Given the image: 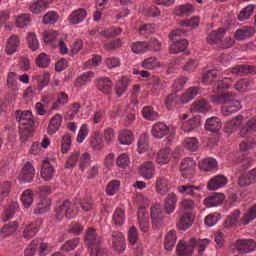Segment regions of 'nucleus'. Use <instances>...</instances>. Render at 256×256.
Returning a JSON list of instances; mask_svg holds the SVG:
<instances>
[{
	"instance_id": "obj_1",
	"label": "nucleus",
	"mask_w": 256,
	"mask_h": 256,
	"mask_svg": "<svg viewBox=\"0 0 256 256\" xmlns=\"http://www.w3.org/2000/svg\"><path fill=\"white\" fill-rule=\"evenodd\" d=\"M231 83H233L231 78H224L218 81L213 89L216 95L210 97L212 103H224L222 106V114L225 117H229V115L237 113V111L241 109V103L233 99L231 94L225 93V91L231 87Z\"/></svg>"
},
{
	"instance_id": "obj_2",
	"label": "nucleus",
	"mask_w": 256,
	"mask_h": 256,
	"mask_svg": "<svg viewBox=\"0 0 256 256\" xmlns=\"http://www.w3.org/2000/svg\"><path fill=\"white\" fill-rule=\"evenodd\" d=\"M209 239H196L190 238L188 244L185 241L180 240L176 247V253L178 256H191L193 251L197 249L199 255L205 252L207 246L209 245Z\"/></svg>"
},
{
	"instance_id": "obj_3",
	"label": "nucleus",
	"mask_w": 256,
	"mask_h": 256,
	"mask_svg": "<svg viewBox=\"0 0 256 256\" xmlns=\"http://www.w3.org/2000/svg\"><path fill=\"white\" fill-rule=\"evenodd\" d=\"M193 209H195V202L191 199H184L180 205L182 217L178 223V228L181 231H187L193 225Z\"/></svg>"
},
{
	"instance_id": "obj_4",
	"label": "nucleus",
	"mask_w": 256,
	"mask_h": 256,
	"mask_svg": "<svg viewBox=\"0 0 256 256\" xmlns=\"http://www.w3.org/2000/svg\"><path fill=\"white\" fill-rule=\"evenodd\" d=\"M85 241L90 249V256H103L104 250L101 247V237L93 228H89L85 235Z\"/></svg>"
},
{
	"instance_id": "obj_5",
	"label": "nucleus",
	"mask_w": 256,
	"mask_h": 256,
	"mask_svg": "<svg viewBox=\"0 0 256 256\" xmlns=\"http://www.w3.org/2000/svg\"><path fill=\"white\" fill-rule=\"evenodd\" d=\"M169 37L170 41H172V45H170V53L175 55L177 53H182V51L187 49L189 43L185 39H183V37H185V30H173L170 33Z\"/></svg>"
},
{
	"instance_id": "obj_6",
	"label": "nucleus",
	"mask_w": 256,
	"mask_h": 256,
	"mask_svg": "<svg viewBox=\"0 0 256 256\" xmlns=\"http://www.w3.org/2000/svg\"><path fill=\"white\" fill-rule=\"evenodd\" d=\"M77 216V207L69 200H65L61 205L56 208V219L63 221V219H73Z\"/></svg>"
},
{
	"instance_id": "obj_7",
	"label": "nucleus",
	"mask_w": 256,
	"mask_h": 256,
	"mask_svg": "<svg viewBox=\"0 0 256 256\" xmlns=\"http://www.w3.org/2000/svg\"><path fill=\"white\" fill-rule=\"evenodd\" d=\"M38 253L40 256H47L49 254V244L39 243V240H33L31 244L25 249V256H33L35 253Z\"/></svg>"
},
{
	"instance_id": "obj_8",
	"label": "nucleus",
	"mask_w": 256,
	"mask_h": 256,
	"mask_svg": "<svg viewBox=\"0 0 256 256\" xmlns=\"http://www.w3.org/2000/svg\"><path fill=\"white\" fill-rule=\"evenodd\" d=\"M256 141L255 138H248L247 142L240 143L239 149L242 157L238 159L239 163H242L243 167H248L249 165V151L255 149Z\"/></svg>"
},
{
	"instance_id": "obj_9",
	"label": "nucleus",
	"mask_w": 256,
	"mask_h": 256,
	"mask_svg": "<svg viewBox=\"0 0 256 256\" xmlns=\"http://www.w3.org/2000/svg\"><path fill=\"white\" fill-rule=\"evenodd\" d=\"M16 119L19 123L20 129H31V127L35 125L31 111H16Z\"/></svg>"
},
{
	"instance_id": "obj_10",
	"label": "nucleus",
	"mask_w": 256,
	"mask_h": 256,
	"mask_svg": "<svg viewBox=\"0 0 256 256\" xmlns=\"http://www.w3.org/2000/svg\"><path fill=\"white\" fill-rule=\"evenodd\" d=\"M111 247L118 253H123V251H125L127 246L125 244V236H123V233L117 231L112 232Z\"/></svg>"
},
{
	"instance_id": "obj_11",
	"label": "nucleus",
	"mask_w": 256,
	"mask_h": 256,
	"mask_svg": "<svg viewBox=\"0 0 256 256\" xmlns=\"http://www.w3.org/2000/svg\"><path fill=\"white\" fill-rule=\"evenodd\" d=\"M150 217L152 225L156 229H159L163 225V210H161V204L156 203L151 207Z\"/></svg>"
},
{
	"instance_id": "obj_12",
	"label": "nucleus",
	"mask_w": 256,
	"mask_h": 256,
	"mask_svg": "<svg viewBox=\"0 0 256 256\" xmlns=\"http://www.w3.org/2000/svg\"><path fill=\"white\" fill-rule=\"evenodd\" d=\"M195 160L192 158H185L180 165V171L184 179H191V176L195 174Z\"/></svg>"
},
{
	"instance_id": "obj_13",
	"label": "nucleus",
	"mask_w": 256,
	"mask_h": 256,
	"mask_svg": "<svg viewBox=\"0 0 256 256\" xmlns=\"http://www.w3.org/2000/svg\"><path fill=\"white\" fill-rule=\"evenodd\" d=\"M235 247L241 255L251 253L256 249V243L253 239H240L235 243Z\"/></svg>"
},
{
	"instance_id": "obj_14",
	"label": "nucleus",
	"mask_w": 256,
	"mask_h": 256,
	"mask_svg": "<svg viewBox=\"0 0 256 256\" xmlns=\"http://www.w3.org/2000/svg\"><path fill=\"white\" fill-rule=\"evenodd\" d=\"M34 177H35V167H33V164H31V162H26L22 167V171L19 175V179L23 183H31Z\"/></svg>"
},
{
	"instance_id": "obj_15",
	"label": "nucleus",
	"mask_w": 256,
	"mask_h": 256,
	"mask_svg": "<svg viewBox=\"0 0 256 256\" xmlns=\"http://www.w3.org/2000/svg\"><path fill=\"white\" fill-rule=\"evenodd\" d=\"M87 18V10L84 8H79L71 12L68 16V21L71 25H79V23H83Z\"/></svg>"
},
{
	"instance_id": "obj_16",
	"label": "nucleus",
	"mask_w": 256,
	"mask_h": 256,
	"mask_svg": "<svg viewBox=\"0 0 256 256\" xmlns=\"http://www.w3.org/2000/svg\"><path fill=\"white\" fill-rule=\"evenodd\" d=\"M96 88L98 91H101V93L110 95L111 91H113V82H111V79L108 77L98 78L96 80Z\"/></svg>"
},
{
	"instance_id": "obj_17",
	"label": "nucleus",
	"mask_w": 256,
	"mask_h": 256,
	"mask_svg": "<svg viewBox=\"0 0 256 256\" xmlns=\"http://www.w3.org/2000/svg\"><path fill=\"white\" fill-rule=\"evenodd\" d=\"M151 133L155 139H163V137L169 135V126L163 122L155 123L152 126Z\"/></svg>"
},
{
	"instance_id": "obj_18",
	"label": "nucleus",
	"mask_w": 256,
	"mask_h": 256,
	"mask_svg": "<svg viewBox=\"0 0 256 256\" xmlns=\"http://www.w3.org/2000/svg\"><path fill=\"white\" fill-rule=\"evenodd\" d=\"M227 183V177L224 175H217L212 177L208 181V189L210 191H217V189H221V187H225V184Z\"/></svg>"
},
{
	"instance_id": "obj_19",
	"label": "nucleus",
	"mask_w": 256,
	"mask_h": 256,
	"mask_svg": "<svg viewBox=\"0 0 256 256\" xmlns=\"http://www.w3.org/2000/svg\"><path fill=\"white\" fill-rule=\"evenodd\" d=\"M138 225L142 233L149 231V214L145 212V208L138 210Z\"/></svg>"
},
{
	"instance_id": "obj_20",
	"label": "nucleus",
	"mask_w": 256,
	"mask_h": 256,
	"mask_svg": "<svg viewBox=\"0 0 256 256\" xmlns=\"http://www.w3.org/2000/svg\"><path fill=\"white\" fill-rule=\"evenodd\" d=\"M225 33V28L212 31L207 37V42L210 43V45H217L219 47V45H221V39L225 37Z\"/></svg>"
},
{
	"instance_id": "obj_21",
	"label": "nucleus",
	"mask_w": 256,
	"mask_h": 256,
	"mask_svg": "<svg viewBox=\"0 0 256 256\" xmlns=\"http://www.w3.org/2000/svg\"><path fill=\"white\" fill-rule=\"evenodd\" d=\"M40 175L44 181H51V179H53L55 168L49 163V160H44Z\"/></svg>"
},
{
	"instance_id": "obj_22",
	"label": "nucleus",
	"mask_w": 256,
	"mask_h": 256,
	"mask_svg": "<svg viewBox=\"0 0 256 256\" xmlns=\"http://www.w3.org/2000/svg\"><path fill=\"white\" fill-rule=\"evenodd\" d=\"M177 207V195L175 193H170L165 199L164 211L167 215H171Z\"/></svg>"
},
{
	"instance_id": "obj_23",
	"label": "nucleus",
	"mask_w": 256,
	"mask_h": 256,
	"mask_svg": "<svg viewBox=\"0 0 256 256\" xmlns=\"http://www.w3.org/2000/svg\"><path fill=\"white\" fill-rule=\"evenodd\" d=\"M61 123H63V118L61 115L56 114L54 117H52L48 125V135H55V133L61 129Z\"/></svg>"
},
{
	"instance_id": "obj_24",
	"label": "nucleus",
	"mask_w": 256,
	"mask_h": 256,
	"mask_svg": "<svg viewBox=\"0 0 256 256\" xmlns=\"http://www.w3.org/2000/svg\"><path fill=\"white\" fill-rule=\"evenodd\" d=\"M221 127H223V124L221 123V119L218 117H211L206 120L205 129L211 133L221 131Z\"/></svg>"
},
{
	"instance_id": "obj_25",
	"label": "nucleus",
	"mask_w": 256,
	"mask_h": 256,
	"mask_svg": "<svg viewBox=\"0 0 256 256\" xmlns=\"http://www.w3.org/2000/svg\"><path fill=\"white\" fill-rule=\"evenodd\" d=\"M232 75H253L256 73V67L251 65H238L231 69Z\"/></svg>"
},
{
	"instance_id": "obj_26",
	"label": "nucleus",
	"mask_w": 256,
	"mask_h": 256,
	"mask_svg": "<svg viewBox=\"0 0 256 256\" xmlns=\"http://www.w3.org/2000/svg\"><path fill=\"white\" fill-rule=\"evenodd\" d=\"M139 173L144 179H153V175H155V165H153V162H144L140 167Z\"/></svg>"
},
{
	"instance_id": "obj_27",
	"label": "nucleus",
	"mask_w": 256,
	"mask_h": 256,
	"mask_svg": "<svg viewBox=\"0 0 256 256\" xmlns=\"http://www.w3.org/2000/svg\"><path fill=\"white\" fill-rule=\"evenodd\" d=\"M115 227H123L125 225V210L123 208H116L111 220Z\"/></svg>"
},
{
	"instance_id": "obj_28",
	"label": "nucleus",
	"mask_w": 256,
	"mask_h": 256,
	"mask_svg": "<svg viewBox=\"0 0 256 256\" xmlns=\"http://www.w3.org/2000/svg\"><path fill=\"white\" fill-rule=\"evenodd\" d=\"M179 193L181 195H191V197H197L199 191H201V186H194L191 184H185L178 187Z\"/></svg>"
},
{
	"instance_id": "obj_29",
	"label": "nucleus",
	"mask_w": 256,
	"mask_h": 256,
	"mask_svg": "<svg viewBox=\"0 0 256 256\" xmlns=\"http://www.w3.org/2000/svg\"><path fill=\"white\" fill-rule=\"evenodd\" d=\"M223 201H225V195L214 193L204 200V205L206 207H217V205H221Z\"/></svg>"
},
{
	"instance_id": "obj_30",
	"label": "nucleus",
	"mask_w": 256,
	"mask_h": 256,
	"mask_svg": "<svg viewBox=\"0 0 256 256\" xmlns=\"http://www.w3.org/2000/svg\"><path fill=\"white\" fill-rule=\"evenodd\" d=\"M118 141L120 145H131L133 141H135V137L133 136V132L131 130H120L118 134Z\"/></svg>"
},
{
	"instance_id": "obj_31",
	"label": "nucleus",
	"mask_w": 256,
	"mask_h": 256,
	"mask_svg": "<svg viewBox=\"0 0 256 256\" xmlns=\"http://www.w3.org/2000/svg\"><path fill=\"white\" fill-rule=\"evenodd\" d=\"M19 45H21V40H19V36L12 35L6 43L7 55H13V53H16L17 47H19Z\"/></svg>"
},
{
	"instance_id": "obj_32",
	"label": "nucleus",
	"mask_w": 256,
	"mask_h": 256,
	"mask_svg": "<svg viewBox=\"0 0 256 256\" xmlns=\"http://www.w3.org/2000/svg\"><path fill=\"white\" fill-rule=\"evenodd\" d=\"M177 243V232L175 230H170L164 239V248L166 251H173V247Z\"/></svg>"
},
{
	"instance_id": "obj_33",
	"label": "nucleus",
	"mask_w": 256,
	"mask_h": 256,
	"mask_svg": "<svg viewBox=\"0 0 256 256\" xmlns=\"http://www.w3.org/2000/svg\"><path fill=\"white\" fill-rule=\"evenodd\" d=\"M46 9H49V2L46 0H37L30 5V11L34 15H39Z\"/></svg>"
},
{
	"instance_id": "obj_34",
	"label": "nucleus",
	"mask_w": 256,
	"mask_h": 256,
	"mask_svg": "<svg viewBox=\"0 0 256 256\" xmlns=\"http://www.w3.org/2000/svg\"><path fill=\"white\" fill-rule=\"evenodd\" d=\"M255 131H256V118H251L241 128L240 136L249 137V135H253V133H255Z\"/></svg>"
},
{
	"instance_id": "obj_35",
	"label": "nucleus",
	"mask_w": 256,
	"mask_h": 256,
	"mask_svg": "<svg viewBox=\"0 0 256 256\" xmlns=\"http://www.w3.org/2000/svg\"><path fill=\"white\" fill-rule=\"evenodd\" d=\"M155 189L158 195H167V193H169V181L164 177H158Z\"/></svg>"
},
{
	"instance_id": "obj_36",
	"label": "nucleus",
	"mask_w": 256,
	"mask_h": 256,
	"mask_svg": "<svg viewBox=\"0 0 256 256\" xmlns=\"http://www.w3.org/2000/svg\"><path fill=\"white\" fill-rule=\"evenodd\" d=\"M199 128V118L194 117L188 121H184L182 123L181 129L184 133H193V131H197Z\"/></svg>"
},
{
	"instance_id": "obj_37",
	"label": "nucleus",
	"mask_w": 256,
	"mask_h": 256,
	"mask_svg": "<svg viewBox=\"0 0 256 256\" xmlns=\"http://www.w3.org/2000/svg\"><path fill=\"white\" fill-rule=\"evenodd\" d=\"M253 35H255V28L246 26L235 32V39L243 41V39L253 37Z\"/></svg>"
},
{
	"instance_id": "obj_38",
	"label": "nucleus",
	"mask_w": 256,
	"mask_h": 256,
	"mask_svg": "<svg viewBox=\"0 0 256 256\" xmlns=\"http://www.w3.org/2000/svg\"><path fill=\"white\" fill-rule=\"evenodd\" d=\"M199 93H201V89H199V87L188 88L181 97L182 103H189V101H193Z\"/></svg>"
},
{
	"instance_id": "obj_39",
	"label": "nucleus",
	"mask_w": 256,
	"mask_h": 256,
	"mask_svg": "<svg viewBox=\"0 0 256 256\" xmlns=\"http://www.w3.org/2000/svg\"><path fill=\"white\" fill-rule=\"evenodd\" d=\"M149 47V42L146 41H138L131 44V49L136 55H143V53H147V51H149Z\"/></svg>"
},
{
	"instance_id": "obj_40",
	"label": "nucleus",
	"mask_w": 256,
	"mask_h": 256,
	"mask_svg": "<svg viewBox=\"0 0 256 256\" xmlns=\"http://www.w3.org/2000/svg\"><path fill=\"white\" fill-rule=\"evenodd\" d=\"M201 171H217V160L205 158L199 163Z\"/></svg>"
},
{
	"instance_id": "obj_41",
	"label": "nucleus",
	"mask_w": 256,
	"mask_h": 256,
	"mask_svg": "<svg viewBox=\"0 0 256 256\" xmlns=\"http://www.w3.org/2000/svg\"><path fill=\"white\" fill-rule=\"evenodd\" d=\"M39 233V225L35 223L27 224L23 230L24 239H33Z\"/></svg>"
},
{
	"instance_id": "obj_42",
	"label": "nucleus",
	"mask_w": 256,
	"mask_h": 256,
	"mask_svg": "<svg viewBox=\"0 0 256 256\" xmlns=\"http://www.w3.org/2000/svg\"><path fill=\"white\" fill-rule=\"evenodd\" d=\"M51 78V74L48 72L40 73V74H35L33 76V80L38 83L39 89H43L44 87H47L49 85V79Z\"/></svg>"
},
{
	"instance_id": "obj_43",
	"label": "nucleus",
	"mask_w": 256,
	"mask_h": 256,
	"mask_svg": "<svg viewBox=\"0 0 256 256\" xmlns=\"http://www.w3.org/2000/svg\"><path fill=\"white\" fill-rule=\"evenodd\" d=\"M142 116L146 121H157L159 119V113L155 111L152 106H146L142 109Z\"/></svg>"
},
{
	"instance_id": "obj_44",
	"label": "nucleus",
	"mask_w": 256,
	"mask_h": 256,
	"mask_svg": "<svg viewBox=\"0 0 256 256\" xmlns=\"http://www.w3.org/2000/svg\"><path fill=\"white\" fill-rule=\"evenodd\" d=\"M241 123H243V116L238 115L234 119L226 122L224 130L226 133H231L232 131H235Z\"/></svg>"
},
{
	"instance_id": "obj_45",
	"label": "nucleus",
	"mask_w": 256,
	"mask_h": 256,
	"mask_svg": "<svg viewBox=\"0 0 256 256\" xmlns=\"http://www.w3.org/2000/svg\"><path fill=\"white\" fill-rule=\"evenodd\" d=\"M193 11H195L193 5L184 4L175 8V15H177V17H188V15H191Z\"/></svg>"
},
{
	"instance_id": "obj_46",
	"label": "nucleus",
	"mask_w": 256,
	"mask_h": 256,
	"mask_svg": "<svg viewBox=\"0 0 256 256\" xmlns=\"http://www.w3.org/2000/svg\"><path fill=\"white\" fill-rule=\"evenodd\" d=\"M251 87H253V82H251L249 79L239 80L234 85V88L236 91H239V93H246V91H251Z\"/></svg>"
},
{
	"instance_id": "obj_47",
	"label": "nucleus",
	"mask_w": 256,
	"mask_h": 256,
	"mask_svg": "<svg viewBox=\"0 0 256 256\" xmlns=\"http://www.w3.org/2000/svg\"><path fill=\"white\" fill-rule=\"evenodd\" d=\"M95 77V73L92 71L84 72L76 79V86L83 87V85H87L90 81Z\"/></svg>"
},
{
	"instance_id": "obj_48",
	"label": "nucleus",
	"mask_w": 256,
	"mask_h": 256,
	"mask_svg": "<svg viewBox=\"0 0 256 256\" xmlns=\"http://www.w3.org/2000/svg\"><path fill=\"white\" fill-rule=\"evenodd\" d=\"M240 216H241V211L234 210L233 213L226 218L224 222V227H226L227 229H230V227H234V225H237V221H239Z\"/></svg>"
},
{
	"instance_id": "obj_49",
	"label": "nucleus",
	"mask_w": 256,
	"mask_h": 256,
	"mask_svg": "<svg viewBox=\"0 0 256 256\" xmlns=\"http://www.w3.org/2000/svg\"><path fill=\"white\" fill-rule=\"evenodd\" d=\"M129 87V78L123 76L120 81L116 84V94L118 97H121Z\"/></svg>"
},
{
	"instance_id": "obj_50",
	"label": "nucleus",
	"mask_w": 256,
	"mask_h": 256,
	"mask_svg": "<svg viewBox=\"0 0 256 256\" xmlns=\"http://www.w3.org/2000/svg\"><path fill=\"white\" fill-rule=\"evenodd\" d=\"M160 65H161V63L159 62V60L156 57L146 58L142 62V67L144 69H148L150 71H153V69H157V67H159Z\"/></svg>"
},
{
	"instance_id": "obj_51",
	"label": "nucleus",
	"mask_w": 256,
	"mask_h": 256,
	"mask_svg": "<svg viewBox=\"0 0 256 256\" xmlns=\"http://www.w3.org/2000/svg\"><path fill=\"white\" fill-rule=\"evenodd\" d=\"M50 207H51V199L43 198L37 204V207L35 209V213H37V214L45 213V212L49 211Z\"/></svg>"
},
{
	"instance_id": "obj_52",
	"label": "nucleus",
	"mask_w": 256,
	"mask_h": 256,
	"mask_svg": "<svg viewBox=\"0 0 256 256\" xmlns=\"http://www.w3.org/2000/svg\"><path fill=\"white\" fill-rule=\"evenodd\" d=\"M80 158L81 152H79V150H75L74 152H72L66 161V168L73 169V167L77 165V161H79Z\"/></svg>"
},
{
	"instance_id": "obj_53",
	"label": "nucleus",
	"mask_w": 256,
	"mask_h": 256,
	"mask_svg": "<svg viewBox=\"0 0 256 256\" xmlns=\"http://www.w3.org/2000/svg\"><path fill=\"white\" fill-rule=\"evenodd\" d=\"M19 84L17 83V73L10 72L7 78V88L9 91H17Z\"/></svg>"
},
{
	"instance_id": "obj_54",
	"label": "nucleus",
	"mask_w": 256,
	"mask_h": 256,
	"mask_svg": "<svg viewBox=\"0 0 256 256\" xmlns=\"http://www.w3.org/2000/svg\"><path fill=\"white\" fill-rule=\"evenodd\" d=\"M33 199H34V195L31 190H25L22 193L21 201L24 207H26V209L31 207V205H33Z\"/></svg>"
},
{
	"instance_id": "obj_55",
	"label": "nucleus",
	"mask_w": 256,
	"mask_h": 256,
	"mask_svg": "<svg viewBox=\"0 0 256 256\" xmlns=\"http://www.w3.org/2000/svg\"><path fill=\"white\" fill-rule=\"evenodd\" d=\"M150 85H151L152 93H154V95H159V91L163 89V83H161V79H159V77L157 76H153L150 79Z\"/></svg>"
},
{
	"instance_id": "obj_56",
	"label": "nucleus",
	"mask_w": 256,
	"mask_h": 256,
	"mask_svg": "<svg viewBox=\"0 0 256 256\" xmlns=\"http://www.w3.org/2000/svg\"><path fill=\"white\" fill-rule=\"evenodd\" d=\"M254 9L253 5H248L242 9L238 15L239 21H247L253 15Z\"/></svg>"
},
{
	"instance_id": "obj_57",
	"label": "nucleus",
	"mask_w": 256,
	"mask_h": 256,
	"mask_svg": "<svg viewBox=\"0 0 256 256\" xmlns=\"http://www.w3.org/2000/svg\"><path fill=\"white\" fill-rule=\"evenodd\" d=\"M184 147L188 151H197L199 149V142L197 141V138H186L184 140Z\"/></svg>"
},
{
	"instance_id": "obj_58",
	"label": "nucleus",
	"mask_w": 256,
	"mask_h": 256,
	"mask_svg": "<svg viewBox=\"0 0 256 256\" xmlns=\"http://www.w3.org/2000/svg\"><path fill=\"white\" fill-rule=\"evenodd\" d=\"M149 150V138L147 135H141L138 140V152L145 153V151Z\"/></svg>"
},
{
	"instance_id": "obj_59",
	"label": "nucleus",
	"mask_w": 256,
	"mask_h": 256,
	"mask_svg": "<svg viewBox=\"0 0 256 256\" xmlns=\"http://www.w3.org/2000/svg\"><path fill=\"white\" fill-rule=\"evenodd\" d=\"M170 157H171V154L169 153L168 149L162 150L158 152L156 161L157 163H159V165H165L169 161Z\"/></svg>"
},
{
	"instance_id": "obj_60",
	"label": "nucleus",
	"mask_w": 256,
	"mask_h": 256,
	"mask_svg": "<svg viewBox=\"0 0 256 256\" xmlns=\"http://www.w3.org/2000/svg\"><path fill=\"white\" fill-rule=\"evenodd\" d=\"M29 23H31V15L29 14H22L16 19V26L20 27V29H23V27H27Z\"/></svg>"
},
{
	"instance_id": "obj_61",
	"label": "nucleus",
	"mask_w": 256,
	"mask_h": 256,
	"mask_svg": "<svg viewBox=\"0 0 256 256\" xmlns=\"http://www.w3.org/2000/svg\"><path fill=\"white\" fill-rule=\"evenodd\" d=\"M91 166V154L85 152L80 156V169L82 171H85V169H87V167Z\"/></svg>"
},
{
	"instance_id": "obj_62",
	"label": "nucleus",
	"mask_w": 256,
	"mask_h": 256,
	"mask_svg": "<svg viewBox=\"0 0 256 256\" xmlns=\"http://www.w3.org/2000/svg\"><path fill=\"white\" fill-rule=\"evenodd\" d=\"M121 183L117 180H112L109 182V184L106 187V193L107 195L113 196L117 191H119Z\"/></svg>"
},
{
	"instance_id": "obj_63",
	"label": "nucleus",
	"mask_w": 256,
	"mask_h": 256,
	"mask_svg": "<svg viewBox=\"0 0 256 256\" xmlns=\"http://www.w3.org/2000/svg\"><path fill=\"white\" fill-rule=\"evenodd\" d=\"M69 149H71V134L66 133L62 137L61 151H62V153H68Z\"/></svg>"
},
{
	"instance_id": "obj_64",
	"label": "nucleus",
	"mask_w": 256,
	"mask_h": 256,
	"mask_svg": "<svg viewBox=\"0 0 256 256\" xmlns=\"http://www.w3.org/2000/svg\"><path fill=\"white\" fill-rule=\"evenodd\" d=\"M194 111H199L200 113H205L208 109H210L209 103L205 100L196 101L193 104Z\"/></svg>"
}]
</instances>
